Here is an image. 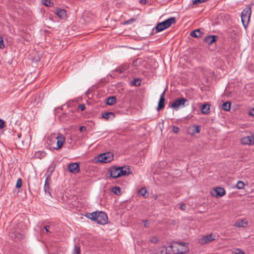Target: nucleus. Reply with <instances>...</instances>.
Wrapping results in <instances>:
<instances>
[{
  "mask_svg": "<svg viewBox=\"0 0 254 254\" xmlns=\"http://www.w3.org/2000/svg\"><path fill=\"white\" fill-rule=\"evenodd\" d=\"M65 138L61 133L54 134L49 138L48 143L51 149L59 150L65 142Z\"/></svg>",
  "mask_w": 254,
  "mask_h": 254,
  "instance_id": "f257e3e1",
  "label": "nucleus"
},
{
  "mask_svg": "<svg viewBox=\"0 0 254 254\" xmlns=\"http://www.w3.org/2000/svg\"><path fill=\"white\" fill-rule=\"evenodd\" d=\"M85 216L98 224L105 225L108 222V217L105 213L102 211H95L92 213H86Z\"/></svg>",
  "mask_w": 254,
  "mask_h": 254,
  "instance_id": "f03ea898",
  "label": "nucleus"
},
{
  "mask_svg": "<svg viewBox=\"0 0 254 254\" xmlns=\"http://www.w3.org/2000/svg\"><path fill=\"white\" fill-rule=\"evenodd\" d=\"M110 175L113 178H117L130 174L129 169L127 166L114 167L109 169Z\"/></svg>",
  "mask_w": 254,
  "mask_h": 254,
  "instance_id": "7ed1b4c3",
  "label": "nucleus"
},
{
  "mask_svg": "<svg viewBox=\"0 0 254 254\" xmlns=\"http://www.w3.org/2000/svg\"><path fill=\"white\" fill-rule=\"evenodd\" d=\"M188 243L183 242H175L171 246L172 251L176 254H183L189 251Z\"/></svg>",
  "mask_w": 254,
  "mask_h": 254,
  "instance_id": "20e7f679",
  "label": "nucleus"
},
{
  "mask_svg": "<svg viewBox=\"0 0 254 254\" xmlns=\"http://www.w3.org/2000/svg\"><path fill=\"white\" fill-rule=\"evenodd\" d=\"M176 19L175 17L169 18L164 21L159 23L155 27L157 32L162 31L169 27L172 24L175 23Z\"/></svg>",
  "mask_w": 254,
  "mask_h": 254,
  "instance_id": "39448f33",
  "label": "nucleus"
},
{
  "mask_svg": "<svg viewBox=\"0 0 254 254\" xmlns=\"http://www.w3.org/2000/svg\"><path fill=\"white\" fill-rule=\"evenodd\" d=\"M252 10L250 7H246L241 13V20L245 27H246L249 23Z\"/></svg>",
  "mask_w": 254,
  "mask_h": 254,
  "instance_id": "423d86ee",
  "label": "nucleus"
},
{
  "mask_svg": "<svg viewBox=\"0 0 254 254\" xmlns=\"http://www.w3.org/2000/svg\"><path fill=\"white\" fill-rule=\"evenodd\" d=\"M188 100L185 98H181L175 100L171 105V107L175 110H178L180 108H183L186 105Z\"/></svg>",
  "mask_w": 254,
  "mask_h": 254,
  "instance_id": "0eeeda50",
  "label": "nucleus"
},
{
  "mask_svg": "<svg viewBox=\"0 0 254 254\" xmlns=\"http://www.w3.org/2000/svg\"><path fill=\"white\" fill-rule=\"evenodd\" d=\"M114 156L113 153L108 152L101 154L98 156V160L102 163H108L113 160Z\"/></svg>",
  "mask_w": 254,
  "mask_h": 254,
  "instance_id": "6e6552de",
  "label": "nucleus"
},
{
  "mask_svg": "<svg viewBox=\"0 0 254 254\" xmlns=\"http://www.w3.org/2000/svg\"><path fill=\"white\" fill-rule=\"evenodd\" d=\"M214 240V237H213V235L211 234L204 236L200 238L198 240V242L201 245H204Z\"/></svg>",
  "mask_w": 254,
  "mask_h": 254,
  "instance_id": "1a4fd4ad",
  "label": "nucleus"
},
{
  "mask_svg": "<svg viewBox=\"0 0 254 254\" xmlns=\"http://www.w3.org/2000/svg\"><path fill=\"white\" fill-rule=\"evenodd\" d=\"M200 131V127L196 125L190 126L187 129V132L188 134L191 135H194L195 134L199 133Z\"/></svg>",
  "mask_w": 254,
  "mask_h": 254,
  "instance_id": "9d476101",
  "label": "nucleus"
},
{
  "mask_svg": "<svg viewBox=\"0 0 254 254\" xmlns=\"http://www.w3.org/2000/svg\"><path fill=\"white\" fill-rule=\"evenodd\" d=\"M253 135L247 136L242 137L240 142L243 145H253Z\"/></svg>",
  "mask_w": 254,
  "mask_h": 254,
  "instance_id": "9b49d317",
  "label": "nucleus"
},
{
  "mask_svg": "<svg viewBox=\"0 0 254 254\" xmlns=\"http://www.w3.org/2000/svg\"><path fill=\"white\" fill-rule=\"evenodd\" d=\"M248 225V221L246 219L237 220L234 223V226L238 228H245Z\"/></svg>",
  "mask_w": 254,
  "mask_h": 254,
  "instance_id": "f8f14e48",
  "label": "nucleus"
},
{
  "mask_svg": "<svg viewBox=\"0 0 254 254\" xmlns=\"http://www.w3.org/2000/svg\"><path fill=\"white\" fill-rule=\"evenodd\" d=\"M68 168L70 172L74 174L78 173L80 170L78 164L76 163H72L69 164L68 165Z\"/></svg>",
  "mask_w": 254,
  "mask_h": 254,
  "instance_id": "ddd939ff",
  "label": "nucleus"
},
{
  "mask_svg": "<svg viewBox=\"0 0 254 254\" xmlns=\"http://www.w3.org/2000/svg\"><path fill=\"white\" fill-rule=\"evenodd\" d=\"M165 91L163 92L160 96V100L158 102L157 110L158 111L162 109L165 106V98H164Z\"/></svg>",
  "mask_w": 254,
  "mask_h": 254,
  "instance_id": "4468645a",
  "label": "nucleus"
},
{
  "mask_svg": "<svg viewBox=\"0 0 254 254\" xmlns=\"http://www.w3.org/2000/svg\"><path fill=\"white\" fill-rule=\"evenodd\" d=\"M56 14L61 18L64 19L66 16V12L64 9L57 8L56 9Z\"/></svg>",
  "mask_w": 254,
  "mask_h": 254,
  "instance_id": "2eb2a0df",
  "label": "nucleus"
},
{
  "mask_svg": "<svg viewBox=\"0 0 254 254\" xmlns=\"http://www.w3.org/2000/svg\"><path fill=\"white\" fill-rule=\"evenodd\" d=\"M216 36L214 35L208 36L204 38V41L210 45L213 43L216 40Z\"/></svg>",
  "mask_w": 254,
  "mask_h": 254,
  "instance_id": "dca6fc26",
  "label": "nucleus"
},
{
  "mask_svg": "<svg viewBox=\"0 0 254 254\" xmlns=\"http://www.w3.org/2000/svg\"><path fill=\"white\" fill-rule=\"evenodd\" d=\"M215 191L217 196H222L225 194V190L223 188L218 187L215 189Z\"/></svg>",
  "mask_w": 254,
  "mask_h": 254,
  "instance_id": "f3484780",
  "label": "nucleus"
},
{
  "mask_svg": "<svg viewBox=\"0 0 254 254\" xmlns=\"http://www.w3.org/2000/svg\"><path fill=\"white\" fill-rule=\"evenodd\" d=\"M201 112L204 114H208L210 112V105L208 104H204L202 106Z\"/></svg>",
  "mask_w": 254,
  "mask_h": 254,
  "instance_id": "a211bd4d",
  "label": "nucleus"
},
{
  "mask_svg": "<svg viewBox=\"0 0 254 254\" xmlns=\"http://www.w3.org/2000/svg\"><path fill=\"white\" fill-rule=\"evenodd\" d=\"M202 33L200 32V29H196L193 31H191L190 35L193 37H200Z\"/></svg>",
  "mask_w": 254,
  "mask_h": 254,
  "instance_id": "6ab92c4d",
  "label": "nucleus"
},
{
  "mask_svg": "<svg viewBox=\"0 0 254 254\" xmlns=\"http://www.w3.org/2000/svg\"><path fill=\"white\" fill-rule=\"evenodd\" d=\"M102 117L106 119L114 118V114L112 112H106L102 114Z\"/></svg>",
  "mask_w": 254,
  "mask_h": 254,
  "instance_id": "aec40b11",
  "label": "nucleus"
},
{
  "mask_svg": "<svg viewBox=\"0 0 254 254\" xmlns=\"http://www.w3.org/2000/svg\"><path fill=\"white\" fill-rule=\"evenodd\" d=\"M116 103V97L112 96L109 97L107 100V104L112 105Z\"/></svg>",
  "mask_w": 254,
  "mask_h": 254,
  "instance_id": "412c9836",
  "label": "nucleus"
},
{
  "mask_svg": "<svg viewBox=\"0 0 254 254\" xmlns=\"http://www.w3.org/2000/svg\"><path fill=\"white\" fill-rule=\"evenodd\" d=\"M222 109L226 111H229L231 109V103L228 101L224 103L222 105Z\"/></svg>",
  "mask_w": 254,
  "mask_h": 254,
  "instance_id": "4be33fe9",
  "label": "nucleus"
},
{
  "mask_svg": "<svg viewBox=\"0 0 254 254\" xmlns=\"http://www.w3.org/2000/svg\"><path fill=\"white\" fill-rule=\"evenodd\" d=\"M138 193L141 196L147 197H148V194L147 191L145 188H142L138 191Z\"/></svg>",
  "mask_w": 254,
  "mask_h": 254,
  "instance_id": "5701e85b",
  "label": "nucleus"
},
{
  "mask_svg": "<svg viewBox=\"0 0 254 254\" xmlns=\"http://www.w3.org/2000/svg\"><path fill=\"white\" fill-rule=\"evenodd\" d=\"M245 186V185L243 181H239L236 185V187L239 190H242L244 189Z\"/></svg>",
  "mask_w": 254,
  "mask_h": 254,
  "instance_id": "b1692460",
  "label": "nucleus"
},
{
  "mask_svg": "<svg viewBox=\"0 0 254 254\" xmlns=\"http://www.w3.org/2000/svg\"><path fill=\"white\" fill-rule=\"evenodd\" d=\"M112 191L117 195H120L121 194L120 188L118 187H113L112 188Z\"/></svg>",
  "mask_w": 254,
  "mask_h": 254,
  "instance_id": "393cba45",
  "label": "nucleus"
},
{
  "mask_svg": "<svg viewBox=\"0 0 254 254\" xmlns=\"http://www.w3.org/2000/svg\"><path fill=\"white\" fill-rule=\"evenodd\" d=\"M42 3L47 6L52 7L53 6V3L51 0H42Z\"/></svg>",
  "mask_w": 254,
  "mask_h": 254,
  "instance_id": "a878e982",
  "label": "nucleus"
},
{
  "mask_svg": "<svg viewBox=\"0 0 254 254\" xmlns=\"http://www.w3.org/2000/svg\"><path fill=\"white\" fill-rule=\"evenodd\" d=\"M48 177L47 178L46 181H45V186H44V190L46 192H48L49 194H51L50 192L49 191V183L48 182Z\"/></svg>",
  "mask_w": 254,
  "mask_h": 254,
  "instance_id": "bb28decb",
  "label": "nucleus"
},
{
  "mask_svg": "<svg viewBox=\"0 0 254 254\" xmlns=\"http://www.w3.org/2000/svg\"><path fill=\"white\" fill-rule=\"evenodd\" d=\"M22 185V180L21 179L19 178L17 181L15 187L16 188H20L21 187Z\"/></svg>",
  "mask_w": 254,
  "mask_h": 254,
  "instance_id": "cd10ccee",
  "label": "nucleus"
},
{
  "mask_svg": "<svg viewBox=\"0 0 254 254\" xmlns=\"http://www.w3.org/2000/svg\"><path fill=\"white\" fill-rule=\"evenodd\" d=\"M233 253L235 254H244V253L239 249H236Z\"/></svg>",
  "mask_w": 254,
  "mask_h": 254,
  "instance_id": "c85d7f7f",
  "label": "nucleus"
},
{
  "mask_svg": "<svg viewBox=\"0 0 254 254\" xmlns=\"http://www.w3.org/2000/svg\"><path fill=\"white\" fill-rule=\"evenodd\" d=\"M4 48V45L3 43V40L1 37L0 36V48L3 49Z\"/></svg>",
  "mask_w": 254,
  "mask_h": 254,
  "instance_id": "c756f323",
  "label": "nucleus"
},
{
  "mask_svg": "<svg viewBox=\"0 0 254 254\" xmlns=\"http://www.w3.org/2000/svg\"><path fill=\"white\" fill-rule=\"evenodd\" d=\"M78 109L80 111H83L85 109V106L83 104H80L78 106Z\"/></svg>",
  "mask_w": 254,
  "mask_h": 254,
  "instance_id": "7c9ffc66",
  "label": "nucleus"
},
{
  "mask_svg": "<svg viewBox=\"0 0 254 254\" xmlns=\"http://www.w3.org/2000/svg\"><path fill=\"white\" fill-rule=\"evenodd\" d=\"M133 82L132 84L134 85H139L140 84V80L138 79H134Z\"/></svg>",
  "mask_w": 254,
  "mask_h": 254,
  "instance_id": "2f4dec72",
  "label": "nucleus"
},
{
  "mask_svg": "<svg viewBox=\"0 0 254 254\" xmlns=\"http://www.w3.org/2000/svg\"><path fill=\"white\" fill-rule=\"evenodd\" d=\"M172 130L174 133H178L179 131V128L176 126H173Z\"/></svg>",
  "mask_w": 254,
  "mask_h": 254,
  "instance_id": "473e14b6",
  "label": "nucleus"
},
{
  "mask_svg": "<svg viewBox=\"0 0 254 254\" xmlns=\"http://www.w3.org/2000/svg\"><path fill=\"white\" fill-rule=\"evenodd\" d=\"M80 252V249L79 247L75 246V248H74V253L76 254H79Z\"/></svg>",
  "mask_w": 254,
  "mask_h": 254,
  "instance_id": "72a5a7b5",
  "label": "nucleus"
},
{
  "mask_svg": "<svg viewBox=\"0 0 254 254\" xmlns=\"http://www.w3.org/2000/svg\"><path fill=\"white\" fill-rule=\"evenodd\" d=\"M187 206L185 204H182L180 206V209L182 210H185L186 209Z\"/></svg>",
  "mask_w": 254,
  "mask_h": 254,
  "instance_id": "f704fd0d",
  "label": "nucleus"
},
{
  "mask_svg": "<svg viewBox=\"0 0 254 254\" xmlns=\"http://www.w3.org/2000/svg\"><path fill=\"white\" fill-rule=\"evenodd\" d=\"M4 122L2 120L0 119V129L2 128L4 126Z\"/></svg>",
  "mask_w": 254,
  "mask_h": 254,
  "instance_id": "c9c22d12",
  "label": "nucleus"
},
{
  "mask_svg": "<svg viewBox=\"0 0 254 254\" xmlns=\"http://www.w3.org/2000/svg\"><path fill=\"white\" fill-rule=\"evenodd\" d=\"M249 114L250 116L254 117V108L250 111Z\"/></svg>",
  "mask_w": 254,
  "mask_h": 254,
  "instance_id": "e433bc0d",
  "label": "nucleus"
},
{
  "mask_svg": "<svg viewBox=\"0 0 254 254\" xmlns=\"http://www.w3.org/2000/svg\"><path fill=\"white\" fill-rule=\"evenodd\" d=\"M86 129V128L84 126L81 127H80V131L81 132L85 131Z\"/></svg>",
  "mask_w": 254,
  "mask_h": 254,
  "instance_id": "4c0bfd02",
  "label": "nucleus"
},
{
  "mask_svg": "<svg viewBox=\"0 0 254 254\" xmlns=\"http://www.w3.org/2000/svg\"><path fill=\"white\" fill-rule=\"evenodd\" d=\"M144 226L146 227H148V221H144Z\"/></svg>",
  "mask_w": 254,
  "mask_h": 254,
  "instance_id": "58836bf2",
  "label": "nucleus"
},
{
  "mask_svg": "<svg viewBox=\"0 0 254 254\" xmlns=\"http://www.w3.org/2000/svg\"><path fill=\"white\" fill-rule=\"evenodd\" d=\"M49 228H50V226H46L45 227V229L46 231L47 232H49Z\"/></svg>",
  "mask_w": 254,
  "mask_h": 254,
  "instance_id": "ea45409f",
  "label": "nucleus"
},
{
  "mask_svg": "<svg viewBox=\"0 0 254 254\" xmlns=\"http://www.w3.org/2000/svg\"><path fill=\"white\" fill-rule=\"evenodd\" d=\"M139 2L142 4H145L146 3V0H140Z\"/></svg>",
  "mask_w": 254,
  "mask_h": 254,
  "instance_id": "a19ab883",
  "label": "nucleus"
},
{
  "mask_svg": "<svg viewBox=\"0 0 254 254\" xmlns=\"http://www.w3.org/2000/svg\"><path fill=\"white\" fill-rule=\"evenodd\" d=\"M151 241L153 243H156L157 242V240L156 238H153L151 240Z\"/></svg>",
  "mask_w": 254,
  "mask_h": 254,
  "instance_id": "79ce46f5",
  "label": "nucleus"
},
{
  "mask_svg": "<svg viewBox=\"0 0 254 254\" xmlns=\"http://www.w3.org/2000/svg\"><path fill=\"white\" fill-rule=\"evenodd\" d=\"M253 145H254V136L253 135Z\"/></svg>",
  "mask_w": 254,
  "mask_h": 254,
  "instance_id": "37998d69",
  "label": "nucleus"
}]
</instances>
